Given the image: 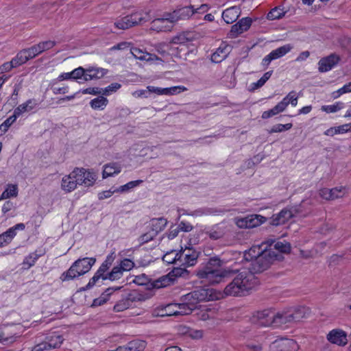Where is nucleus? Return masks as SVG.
Returning <instances> with one entry per match:
<instances>
[{"mask_svg": "<svg viewBox=\"0 0 351 351\" xmlns=\"http://www.w3.org/2000/svg\"><path fill=\"white\" fill-rule=\"evenodd\" d=\"M114 260V252H112L110 254L107 256L106 260L101 263L100 266L108 271V270L111 267Z\"/></svg>", "mask_w": 351, "mask_h": 351, "instance_id": "bf43d9fd", "label": "nucleus"}, {"mask_svg": "<svg viewBox=\"0 0 351 351\" xmlns=\"http://www.w3.org/2000/svg\"><path fill=\"white\" fill-rule=\"evenodd\" d=\"M17 117L15 114H13L0 125V136L5 134L9 128L16 121Z\"/></svg>", "mask_w": 351, "mask_h": 351, "instance_id": "ea45409f", "label": "nucleus"}, {"mask_svg": "<svg viewBox=\"0 0 351 351\" xmlns=\"http://www.w3.org/2000/svg\"><path fill=\"white\" fill-rule=\"evenodd\" d=\"M157 235L153 231L149 230L147 232L143 234L139 238L138 241L141 245L145 244L150 241H152Z\"/></svg>", "mask_w": 351, "mask_h": 351, "instance_id": "603ef678", "label": "nucleus"}, {"mask_svg": "<svg viewBox=\"0 0 351 351\" xmlns=\"http://www.w3.org/2000/svg\"><path fill=\"white\" fill-rule=\"evenodd\" d=\"M86 69H84L82 66H79L78 68L73 70L71 73V77L73 80H78L82 79L84 80V75H85Z\"/></svg>", "mask_w": 351, "mask_h": 351, "instance_id": "13d9d810", "label": "nucleus"}, {"mask_svg": "<svg viewBox=\"0 0 351 351\" xmlns=\"http://www.w3.org/2000/svg\"><path fill=\"white\" fill-rule=\"evenodd\" d=\"M167 224V219L164 217L152 218L149 221L150 230L158 235L162 232Z\"/></svg>", "mask_w": 351, "mask_h": 351, "instance_id": "412c9836", "label": "nucleus"}, {"mask_svg": "<svg viewBox=\"0 0 351 351\" xmlns=\"http://www.w3.org/2000/svg\"><path fill=\"white\" fill-rule=\"evenodd\" d=\"M36 45L38 47L40 53H42L45 51L52 49L56 45V42L53 40H46L40 42Z\"/></svg>", "mask_w": 351, "mask_h": 351, "instance_id": "de8ad7c7", "label": "nucleus"}, {"mask_svg": "<svg viewBox=\"0 0 351 351\" xmlns=\"http://www.w3.org/2000/svg\"><path fill=\"white\" fill-rule=\"evenodd\" d=\"M293 211H295V209L293 210V208L289 209L287 208H283L278 214H274L271 217L268 219L269 220V224L274 226L285 224L289 221V219L295 216Z\"/></svg>", "mask_w": 351, "mask_h": 351, "instance_id": "9d476101", "label": "nucleus"}, {"mask_svg": "<svg viewBox=\"0 0 351 351\" xmlns=\"http://www.w3.org/2000/svg\"><path fill=\"white\" fill-rule=\"evenodd\" d=\"M178 227L180 231H182V232H189L191 231L193 228L192 225H191L189 223L184 222V221H181L178 224Z\"/></svg>", "mask_w": 351, "mask_h": 351, "instance_id": "774afa93", "label": "nucleus"}, {"mask_svg": "<svg viewBox=\"0 0 351 351\" xmlns=\"http://www.w3.org/2000/svg\"><path fill=\"white\" fill-rule=\"evenodd\" d=\"M178 267H174L169 275L174 277H186L189 275V271L186 270V267H182L180 264Z\"/></svg>", "mask_w": 351, "mask_h": 351, "instance_id": "c03bdc74", "label": "nucleus"}, {"mask_svg": "<svg viewBox=\"0 0 351 351\" xmlns=\"http://www.w3.org/2000/svg\"><path fill=\"white\" fill-rule=\"evenodd\" d=\"M347 333L339 328H336L330 330L326 336L327 340L332 344H336L339 346H344L348 342Z\"/></svg>", "mask_w": 351, "mask_h": 351, "instance_id": "f8f14e48", "label": "nucleus"}, {"mask_svg": "<svg viewBox=\"0 0 351 351\" xmlns=\"http://www.w3.org/2000/svg\"><path fill=\"white\" fill-rule=\"evenodd\" d=\"M123 287L122 286H118V287H111L107 288L102 293L101 295L104 296V298L108 301L109 299V297L115 291L120 290Z\"/></svg>", "mask_w": 351, "mask_h": 351, "instance_id": "0e129e2a", "label": "nucleus"}, {"mask_svg": "<svg viewBox=\"0 0 351 351\" xmlns=\"http://www.w3.org/2000/svg\"><path fill=\"white\" fill-rule=\"evenodd\" d=\"M284 110L285 109L282 108V104L278 103L273 108L263 112L261 117L263 119H267L283 112Z\"/></svg>", "mask_w": 351, "mask_h": 351, "instance_id": "e433bc0d", "label": "nucleus"}, {"mask_svg": "<svg viewBox=\"0 0 351 351\" xmlns=\"http://www.w3.org/2000/svg\"><path fill=\"white\" fill-rule=\"evenodd\" d=\"M134 265L135 264L132 260L129 258H124L121 261L119 265L112 268L110 271V278L119 280L122 277L123 271L131 270Z\"/></svg>", "mask_w": 351, "mask_h": 351, "instance_id": "4468645a", "label": "nucleus"}, {"mask_svg": "<svg viewBox=\"0 0 351 351\" xmlns=\"http://www.w3.org/2000/svg\"><path fill=\"white\" fill-rule=\"evenodd\" d=\"M280 258L281 256L279 254L265 247L262 250V254L250 263L248 269H238L237 275L225 287L224 293L226 295L237 297L245 295L259 282L255 274L267 269L274 261Z\"/></svg>", "mask_w": 351, "mask_h": 351, "instance_id": "f257e3e1", "label": "nucleus"}, {"mask_svg": "<svg viewBox=\"0 0 351 351\" xmlns=\"http://www.w3.org/2000/svg\"><path fill=\"white\" fill-rule=\"evenodd\" d=\"M108 70L103 68L89 67L86 69L84 81L97 80L107 74Z\"/></svg>", "mask_w": 351, "mask_h": 351, "instance_id": "a211bd4d", "label": "nucleus"}, {"mask_svg": "<svg viewBox=\"0 0 351 351\" xmlns=\"http://www.w3.org/2000/svg\"><path fill=\"white\" fill-rule=\"evenodd\" d=\"M293 317L291 315L289 310L282 313H275V317L273 319V328H278L283 324L292 323Z\"/></svg>", "mask_w": 351, "mask_h": 351, "instance_id": "f3484780", "label": "nucleus"}, {"mask_svg": "<svg viewBox=\"0 0 351 351\" xmlns=\"http://www.w3.org/2000/svg\"><path fill=\"white\" fill-rule=\"evenodd\" d=\"M45 338L49 344V347H52L53 349L59 348L64 340L62 336L57 332L49 333Z\"/></svg>", "mask_w": 351, "mask_h": 351, "instance_id": "393cba45", "label": "nucleus"}, {"mask_svg": "<svg viewBox=\"0 0 351 351\" xmlns=\"http://www.w3.org/2000/svg\"><path fill=\"white\" fill-rule=\"evenodd\" d=\"M298 96L296 95V92L292 90L288 93V95L280 101V104H282V108L285 110L287 106L291 104L293 106H295L298 104Z\"/></svg>", "mask_w": 351, "mask_h": 351, "instance_id": "7c9ffc66", "label": "nucleus"}, {"mask_svg": "<svg viewBox=\"0 0 351 351\" xmlns=\"http://www.w3.org/2000/svg\"><path fill=\"white\" fill-rule=\"evenodd\" d=\"M292 48L293 46L291 44H287L271 51L269 54L274 60H276L284 56L285 54L289 52Z\"/></svg>", "mask_w": 351, "mask_h": 351, "instance_id": "c85d7f7f", "label": "nucleus"}, {"mask_svg": "<svg viewBox=\"0 0 351 351\" xmlns=\"http://www.w3.org/2000/svg\"><path fill=\"white\" fill-rule=\"evenodd\" d=\"M130 351H143L145 347V342L141 340H133L128 343Z\"/></svg>", "mask_w": 351, "mask_h": 351, "instance_id": "37998d69", "label": "nucleus"}, {"mask_svg": "<svg viewBox=\"0 0 351 351\" xmlns=\"http://www.w3.org/2000/svg\"><path fill=\"white\" fill-rule=\"evenodd\" d=\"M108 104V99L104 96H99L90 101V106L94 110H104Z\"/></svg>", "mask_w": 351, "mask_h": 351, "instance_id": "2f4dec72", "label": "nucleus"}, {"mask_svg": "<svg viewBox=\"0 0 351 351\" xmlns=\"http://www.w3.org/2000/svg\"><path fill=\"white\" fill-rule=\"evenodd\" d=\"M292 123H286V124H276L272 126L271 130H269V133H276V132H282L284 131H287L290 130L292 128Z\"/></svg>", "mask_w": 351, "mask_h": 351, "instance_id": "3c124183", "label": "nucleus"}, {"mask_svg": "<svg viewBox=\"0 0 351 351\" xmlns=\"http://www.w3.org/2000/svg\"><path fill=\"white\" fill-rule=\"evenodd\" d=\"M213 299L212 289L205 287H197L180 298L181 302L175 304V306H178V311H176L173 314L176 315H189L197 308L199 303L213 300Z\"/></svg>", "mask_w": 351, "mask_h": 351, "instance_id": "7ed1b4c3", "label": "nucleus"}, {"mask_svg": "<svg viewBox=\"0 0 351 351\" xmlns=\"http://www.w3.org/2000/svg\"><path fill=\"white\" fill-rule=\"evenodd\" d=\"M346 132V130L344 129L343 125L337 127H331L326 130L324 134L326 136H333L337 134H344Z\"/></svg>", "mask_w": 351, "mask_h": 351, "instance_id": "09e8293b", "label": "nucleus"}, {"mask_svg": "<svg viewBox=\"0 0 351 351\" xmlns=\"http://www.w3.org/2000/svg\"><path fill=\"white\" fill-rule=\"evenodd\" d=\"M195 14V9L193 6L189 5L178 8L172 12L164 13L162 18H157L154 19V27L162 29L163 28L159 26L158 23H174L179 20L189 19L193 14Z\"/></svg>", "mask_w": 351, "mask_h": 351, "instance_id": "39448f33", "label": "nucleus"}, {"mask_svg": "<svg viewBox=\"0 0 351 351\" xmlns=\"http://www.w3.org/2000/svg\"><path fill=\"white\" fill-rule=\"evenodd\" d=\"M114 193H117V191H115V189L112 187L110 190L104 191L101 193H99L98 198L99 199L102 200L111 197Z\"/></svg>", "mask_w": 351, "mask_h": 351, "instance_id": "69168bd1", "label": "nucleus"}, {"mask_svg": "<svg viewBox=\"0 0 351 351\" xmlns=\"http://www.w3.org/2000/svg\"><path fill=\"white\" fill-rule=\"evenodd\" d=\"M28 60H29L28 59L27 54L25 53L24 49H22L19 52H18V53L14 58H13L11 60V63L14 64L15 67H17L25 64Z\"/></svg>", "mask_w": 351, "mask_h": 351, "instance_id": "f704fd0d", "label": "nucleus"}, {"mask_svg": "<svg viewBox=\"0 0 351 351\" xmlns=\"http://www.w3.org/2000/svg\"><path fill=\"white\" fill-rule=\"evenodd\" d=\"M95 258H83L76 260L68 270L60 276L62 281H69L88 272L95 263Z\"/></svg>", "mask_w": 351, "mask_h": 351, "instance_id": "20e7f679", "label": "nucleus"}, {"mask_svg": "<svg viewBox=\"0 0 351 351\" xmlns=\"http://www.w3.org/2000/svg\"><path fill=\"white\" fill-rule=\"evenodd\" d=\"M141 300L142 295L135 291H132L117 301L113 307V310L115 312H122L129 308L134 302L141 301Z\"/></svg>", "mask_w": 351, "mask_h": 351, "instance_id": "6e6552de", "label": "nucleus"}, {"mask_svg": "<svg viewBox=\"0 0 351 351\" xmlns=\"http://www.w3.org/2000/svg\"><path fill=\"white\" fill-rule=\"evenodd\" d=\"M147 88L149 90L150 93H154L157 95H166L168 90H167V88H159V87H154L152 86H148Z\"/></svg>", "mask_w": 351, "mask_h": 351, "instance_id": "338daca9", "label": "nucleus"}, {"mask_svg": "<svg viewBox=\"0 0 351 351\" xmlns=\"http://www.w3.org/2000/svg\"><path fill=\"white\" fill-rule=\"evenodd\" d=\"M228 210L221 208H202L195 210L191 215L201 216V215H219L223 214Z\"/></svg>", "mask_w": 351, "mask_h": 351, "instance_id": "4be33fe9", "label": "nucleus"}, {"mask_svg": "<svg viewBox=\"0 0 351 351\" xmlns=\"http://www.w3.org/2000/svg\"><path fill=\"white\" fill-rule=\"evenodd\" d=\"M351 93V82L345 84L343 87L332 93V95L334 99H337L344 93Z\"/></svg>", "mask_w": 351, "mask_h": 351, "instance_id": "5fc2aeb1", "label": "nucleus"}, {"mask_svg": "<svg viewBox=\"0 0 351 351\" xmlns=\"http://www.w3.org/2000/svg\"><path fill=\"white\" fill-rule=\"evenodd\" d=\"M38 251L36 250L35 252L29 254L27 256H26L23 261V265L24 266H27V267H25V269H28L31 267L34 266L36 263V261L44 254V253L41 252V251H39V253H38Z\"/></svg>", "mask_w": 351, "mask_h": 351, "instance_id": "cd10ccee", "label": "nucleus"}, {"mask_svg": "<svg viewBox=\"0 0 351 351\" xmlns=\"http://www.w3.org/2000/svg\"><path fill=\"white\" fill-rule=\"evenodd\" d=\"M121 87V85L119 83L114 82L110 84L109 86L106 87L105 88H101V94L103 95H110L112 93L116 92Z\"/></svg>", "mask_w": 351, "mask_h": 351, "instance_id": "8fccbe9b", "label": "nucleus"}, {"mask_svg": "<svg viewBox=\"0 0 351 351\" xmlns=\"http://www.w3.org/2000/svg\"><path fill=\"white\" fill-rule=\"evenodd\" d=\"M77 186L75 179L72 177L71 173L65 176L62 179L61 187L64 191L69 193L73 191Z\"/></svg>", "mask_w": 351, "mask_h": 351, "instance_id": "a878e982", "label": "nucleus"}, {"mask_svg": "<svg viewBox=\"0 0 351 351\" xmlns=\"http://www.w3.org/2000/svg\"><path fill=\"white\" fill-rule=\"evenodd\" d=\"M285 14V12L283 11V9H282L280 6H278L274 8L269 12L267 15V19L271 21L280 19L282 18Z\"/></svg>", "mask_w": 351, "mask_h": 351, "instance_id": "58836bf2", "label": "nucleus"}, {"mask_svg": "<svg viewBox=\"0 0 351 351\" xmlns=\"http://www.w3.org/2000/svg\"><path fill=\"white\" fill-rule=\"evenodd\" d=\"M18 195V188L16 185L8 184V188L2 193L0 196V201L12 197H16Z\"/></svg>", "mask_w": 351, "mask_h": 351, "instance_id": "c9c22d12", "label": "nucleus"}, {"mask_svg": "<svg viewBox=\"0 0 351 351\" xmlns=\"http://www.w3.org/2000/svg\"><path fill=\"white\" fill-rule=\"evenodd\" d=\"M142 182H143V180H141L130 181L124 185H122L118 188H116L115 191H117V193H126V192H128L132 189H134V187L138 186Z\"/></svg>", "mask_w": 351, "mask_h": 351, "instance_id": "4c0bfd02", "label": "nucleus"}, {"mask_svg": "<svg viewBox=\"0 0 351 351\" xmlns=\"http://www.w3.org/2000/svg\"><path fill=\"white\" fill-rule=\"evenodd\" d=\"M189 34V33H182L177 35L171 38V43L184 45L193 40L192 38L188 36Z\"/></svg>", "mask_w": 351, "mask_h": 351, "instance_id": "a19ab883", "label": "nucleus"}, {"mask_svg": "<svg viewBox=\"0 0 351 351\" xmlns=\"http://www.w3.org/2000/svg\"><path fill=\"white\" fill-rule=\"evenodd\" d=\"M319 195L326 200H332L342 197L343 192L338 188L327 189L324 188L319 191Z\"/></svg>", "mask_w": 351, "mask_h": 351, "instance_id": "aec40b11", "label": "nucleus"}, {"mask_svg": "<svg viewBox=\"0 0 351 351\" xmlns=\"http://www.w3.org/2000/svg\"><path fill=\"white\" fill-rule=\"evenodd\" d=\"M240 14V8L234 6L224 10L222 13V18L227 24H231L238 19Z\"/></svg>", "mask_w": 351, "mask_h": 351, "instance_id": "6ab92c4d", "label": "nucleus"}, {"mask_svg": "<svg viewBox=\"0 0 351 351\" xmlns=\"http://www.w3.org/2000/svg\"><path fill=\"white\" fill-rule=\"evenodd\" d=\"M262 249L261 247H252L248 251L244 252V259L246 261L251 262L256 258V257L262 254Z\"/></svg>", "mask_w": 351, "mask_h": 351, "instance_id": "72a5a7b5", "label": "nucleus"}, {"mask_svg": "<svg viewBox=\"0 0 351 351\" xmlns=\"http://www.w3.org/2000/svg\"><path fill=\"white\" fill-rule=\"evenodd\" d=\"M339 61L340 57L335 53H331L326 57L322 58L318 62L319 71L321 73L327 72L335 67Z\"/></svg>", "mask_w": 351, "mask_h": 351, "instance_id": "ddd939ff", "label": "nucleus"}, {"mask_svg": "<svg viewBox=\"0 0 351 351\" xmlns=\"http://www.w3.org/2000/svg\"><path fill=\"white\" fill-rule=\"evenodd\" d=\"M107 271L104 269H103L101 266L99 267L97 271L95 273L96 276H97L101 279L105 280H110L111 281L117 280V278H110V272L106 273Z\"/></svg>", "mask_w": 351, "mask_h": 351, "instance_id": "6e6d98bb", "label": "nucleus"}, {"mask_svg": "<svg viewBox=\"0 0 351 351\" xmlns=\"http://www.w3.org/2000/svg\"><path fill=\"white\" fill-rule=\"evenodd\" d=\"M79 92L82 94H90L93 95H99L101 94V88L98 87H90L85 89H82Z\"/></svg>", "mask_w": 351, "mask_h": 351, "instance_id": "680f3d73", "label": "nucleus"}, {"mask_svg": "<svg viewBox=\"0 0 351 351\" xmlns=\"http://www.w3.org/2000/svg\"><path fill=\"white\" fill-rule=\"evenodd\" d=\"M291 245L289 243L286 241H278L274 244V248L271 249L276 253L279 254L280 256L281 253L288 254L291 251ZM282 256H281L282 258Z\"/></svg>", "mask_w": 351, "mask_h": 351, "instance_id": "c756f323", "label": "nucleus"}, {"mask_svg": "<svg viewBox=\"0 0 351 351\" xmlns=\"http://www.w3.org/2000/svg\"><path fill=\"white\" fill-rule=\"evenodd\" d=\"M256 318V324L261 326H271L273 325V319L275 317V312L265 309L256 313L254 318Z\"/></svg>", "mask_w": 351, "mask_h": 351, "instance_id": "2eb2a0df", "label": "nucleus"}, {"mask_svg": "<svg viewBox=\"0 0 351 351\" xmlns=\"http://www.w3.org/2000/svg\"><path fill=\"white\" fill-rule=\"evenodd\" d=\"M230 51V46L222 43L211 55V61L215 63H220L226 58Z\"/></svg>", "mask_w": 351, "mask_h": 351, "instance_id": "dca6fc26", "label": "nucleus"}, {"mask_svg": "<svg viewBox=\"0 0 351 351\" xmlns=\"http://www.w3.org/2000/svg\"><path fill=\"white\" fill-rule=\"evenodd\" d=\"M37 105L36 100L34 99H28L26 102L19 105L14 109V114L19 117L22 113L33 110Z\"/></svg>", "mask_w": 351, "mask_h": 351, "instance_id": "b1692460", "label": "nucleus"}, {"mask_svg": "<svg viewBox=\"0 0 351 351\" xmlns=\"http://www.w3.org/2000/svg\"><path fill=\"white\" fill-rule=\"evenodd\" d=\"M148 20V14L135 12L117 20L114 22V25L117 29L124 30L137 25L143 24Z\"/></svg>", "mask_w": 351, "mask_h": 351, "instance_id": "0eeeda50", "label": "nucleus"}, {"mask_svg": "<svg viewBox=\"0 0 351 351\" xmlns=\"http://www.w3.org/2000/svg\"><path fill=\"white\" fill-rule=\"evenodd\" d=\"M247 222V228L257 227L267 220V218L260 215H252L245 217Z\"/></svg>", "mask_w": 351, "mask_h": 351, "instance_id": "bb28decb", "label": "nucleus"}, {"mask_svg": "<svg viewBox=\"0 0 351 351\" xmlns=\"http://www.w3.org/2000/svg\"><path fill=\"white\" fill-rule=\"evenodd\" d=\"M77 185L93 186L97 179V175L93 169L75 167L71 173Z\"/></svg>", "mask_w": 351, "mask_h": 351, "instance_id": "423d86ee", "label": "nucleus"}, {"mask_svg": "<svg viewBox=\"0 0 351 351\" xmlns=\"http://www.w3.org/2000/svg\"><path fill=\"white\" fill-rule=\"evenodd\" d=\"M252 23V19L250 17H245L240 19L237 23L231 27L228 33V37L234 38L243 32L249 29Z\"/></svg>", "mask_w": 351, "mask_h": 351, "instance_id": "9b49d317", "label": "nucleus"}, {"mask_svg": "<svg viewBox=\"0 0 351 351\" xmlns=\"http://www.w3.org/2000/svg\"><path fill=\"white\" fill-rule=\"evenodd\" d=\"M184 90H186V88L181 86H176L167 88V90H168V92L167 93V95H176L181 93L182 91H184Z\"/></svg>", "mask_w": 351, "mask_h": 351, "instance_id": "e2e57ef3", "label": "nucleus"}, {"mask_svg": "<svg viewBox=\"0 0 351 351\" xmlns=\"http://www.w3.org/2000/svg\"><path fill=\"white\" fill-rule=\"evenodd\" d=\"M132 282L138 285H147L148 287L149 284V278H148L145 274H143L141 275L136 276Z\"/></svg>", "mask_w": 351, "mask_h": 351, "instance_id": "4d7b16f0", "label": "nucleus"}, {"mask_svg": "<svg viewBox=\"0 0 351 351\" xmlns=\"http://www.w3.org/2000/svg\"><path fill=\"white\" fill-rule=\"evenodd\" d=\"M130 51L135 58L141 60H149V58L147 57L151 56V54L146 53L137 47H132Z\"/></svg>", "mask_w": 351, "mask_h": 351, "instance_id": "49530a36", "label": "nucleus"}, {"mask_svg": "<svg viewBox=\"0 0 351 351\" xmlns=\"http://www.w3.org/2000/svg\"><path fill=\"white\" fill-rule=\"evenodd\" d=\"M299 346L297 342L291 339L274 341L269 346V351H297Z\"/></svg>", "mask_w": 351, "mask_h": 351, "instance_id": "1a4fd4ad", "label": "nucleus"}, {"mask_svg": "<svg viewBox=\"0 0 351 351\" xmlns=\"http://www.w3.org/2000/svg\"><path fill=\"white\" fill-rule=\"evenodd\" d=\"M199 252L189 247V254H184L183 256V266H193L196 264L197 258L199 256Z\"/></svg>", "mask_w": 351, "mask_h": 351, "instance_id": "5701e85b", "label": "nucleus"}, {"mask_svg": "<svg viewBox=\"0 0 351 351\" xmlns=\"http://www.w3.org/2000/svg\"><path fill=\"white\" fill-rule=\"evenodd\" d=\"M121 168L116 163L107 164L104 166V169L102 173L103 178H106L112 176L114 174L120 173Z\"/></svg>", "mask_w": 351, "mask_h": 351, "instance_id": "473e14b6", "label": "nucleus"}, {"mask_svg": "<svg viewBox=\"0 0 351 351\" xmlns=\"http://www.w3.org/2000/svg\"><path fill=\"white\" fill-rule=\"evenodd\" d=\"M29 60H32L40 54L37 45H34L31 47L23 49Z\"/></svg>", "mask_w": 351, "mask_h": 351, "instance_id": "864d4df0", "label": "nucleus"}, {"mask_svg": "<svg viewBox=\"0 0 351 351\" xmlns=\"http://www.w3.org/2000/svg\"><path fill=\"white\" fill-rule=\"evenodd\" d=\"M289 312L291 315H292L293 322H299L305 315V308L300 306L295 308H291L289 310Z\"/></svg>", "mask_w": 351, "mask_h": 351, "instance_id": "79ce46f5", "label": "nucleus"}, {"mask_svg": "<svg viewBox=\"0 0 351 351\" xmlns=\"http://www.w3.org/2000/svg\"><path fill=\"white\" fill-rule=\"evenodd\" d=\"M344 107V104L343 102H336L335 104L332 105H328V106H322V110L327 112V113H331V112H335L341 109H342Z\"/></svg>", "mask_w": 351, "mask_h": 351, "instance_id": "a18cd8bd", "label": "nucleus"}, {"mask_svg": "<svg viewBox=\"0 0 351 351\" xmlns=\"http://www.w3.org/2000/svg\"><path fill=\"white\" fill-rule=\"evenodd\" d=\"M53 349L52 347H49L47 340L45 339L44 341L36 344L33 348V351H45L50 350Z\"/></svg>", "mask_w": 351, "mask_h": 351, "instance_id": "052dcab7", "label": "nucleus"}, {"mask_svg": "<svg viewBox=\"0 0 351 351\" xmlns=\"http://www.w3.org/2000/svg\"><path fill=\"white\" fill-rule=\"evenodd\" d=\"M225 263L218 256L210 257L208 262L202 265L195 271L199 279L205 280L211 285L225 282L228 279H233L237 275L238 269H221Z\"/></svg>", "mask_w": 351, "mask_h": 351, "instance_id": "f03ea898", "label": "nucleus"}]
</instances>
